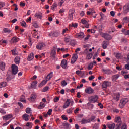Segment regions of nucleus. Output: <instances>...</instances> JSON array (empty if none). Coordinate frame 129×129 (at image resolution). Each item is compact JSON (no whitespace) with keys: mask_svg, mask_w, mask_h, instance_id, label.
Here are the masks:
<instances>
[{"mask_svg":"<svg viewBox=\"0 0 129 129\" xmlns=\"http://www.w3.org/2000/svg\"><path fill=\"white\" fill-rule=\"evenodd\" d=\"M60 66L64 69L67 68V60L63 59L61 61Z\"/></svg>","mask_w":129,"mask_h":129,"instance_id":"4468645a","label":"nucleus"},{"mask_svg":"<svg viewBox=\"0 0 129 129\" xmlns=\"http://www.w3.org/2000/svg\"><path fill=\"white\" fill-rule=\"evenodd\" d=\"M26 126H27V127H29V128H32V127H33V123H32L31 122H27L26 123Z\"/></svg>","mask_w":129,"mask_h":129,"instance_id":"4c0bfd02","label":"nucleus"},{"mask_svg":"<svg viewBox=\"0 0 129 129\" xmlns=\"http://www.w3.org/2000/svg\"><path fill=\"white\" fill-rule=\"evenodd\" d=\"M63 126L64 129H70V124L66 122L63 123Z\"/></svg>","mask_w":129,"mask_h":129,"instance_id":"393cba45","label":"nucleus"},{"mask_svg":"<svg viewBox=\"0 0 129 129\" xmlns=\"http://www.w3.org/2000/svg\"><path fill=\"white\" fill-rule=\"evenodd\" d=\"M121 129H127V126L126 124H124L122 125Z\"/></svg>","mask_w":129,"mask_h":129,"instance_id":"052dcab7","label":"nucleus"},{"mask_svg":"<svg viewBox=\"0 0 129 129\" xmlns=\"http://www.w3.org/2000/svg\"><path fill=\"white\" fill-rule=\"evenodd\" d=\"M58 7V4L57 3H53V4L51 6L52 10H54L55 8H57Z\"/></svg>","mask_w":129,"mask_h":129,"instance_id":"a18cd8bd","label":"nucleus"},{"mask_svg":"<svg viewBox=\"0 0 129 129\" xmlns=\"http://www.w3.org/2000/svg\"><path fill=\"white\" fill-rule=\"evenodd\" d=\"M27 24L26 23V22L25 21H22L21 23V25L22 26V27H24V28H27L26 26Z\"/></svg>","mask_w":129,"mask_h":129,"instance_id":"8fccbe9b","label":"nucleus"},{"mask_svg":"<svg viewBox=\"0 0 129 129\" xmlns=\"http://www.w3.org/2000/svg\"><path fill=\"white\" fill-rule=\"evenodd\" d=\"M20 101L21 102H26V99H25V97L24 95H22L20 98Z\"/></svg>","mask_w":129,"mask_h":129,"instance_id":"37998d69","label":"nucleus"},{"mask_svg":"<svg viewBox=\"0 0 129 129\" xmlns=\"http://www.w3.org/2000/svg\"><path fill=\"white\" fill-rule=\"evenodd\" d=\"M64 42H66V43H69V42H70V36H66L64 38Z\"/></svg>","mask_w":129,"mask_h":129,"instance_id":"e433bc0d","label":"nucleus"},{"mask_svg":"<svg viewBox=\"0 0 129 129\" xmlns=\"http://www.w3.org/2000/svg\"><path fill=\"white\" fill-rule=\"evenodd\" d=\"M98 105L99 106L100 108H101V109L103 108V105L101 104V103H99Z\"/></svg>","mask_w":129,"mask_h":129,"instance_id":"338daca9","label":"nucleus"},{"mask_svg":"<svg viewBox=\"0 0 129 129\" xmlns=\"http://www.w3.org/2000/svg\"><path fill=\"white\" fill-rule=\"evenodd\" d=\"M68 31V29L67 28L63 29L62 30V33H61L62 35H64L65 33Z\"/></svg>","mask_w":129,"mask_h":129,"instance_id":"bf43d9fd","label":"nucleus"},{"mask_svg":"<svg viewBox=\"0 0 129 129\" xmlns=\"http://www.w3.org/2000/svg\"><path fill=\"white\" fill-rule=\"evenodd\" d=\"M61 117L63 120H68V118H67L65 115H62Z\"/></svg>","mask_w":129,"mask_h":129,"instance_id":"680f3d73","label":"nucleus"},{"mask_svg":"<svg viewBox=\"0 0 129 129\" xmlns=\"http://www.w3.org/2000/svg\"><path fill=\"white\" fill-rule=\"evenodd\" d=\"M26 113H28V114L32 113V110L30 108H27L26 109Z\"/></svg>","mask_w":129,"mask_h":129,"instance_id":"79ce46f5","label":"nucleus"},{"mask_svg":"<svg viewBox=\"0 0 129 129\" xmlns=\"http://www.w3.org/2000/svg\"><path fill=\"white\" fill-rule=\"evenodd\" d=\"M102 37L108 41H109V40H111L112 39L111 36L107 33H102Z\"/></svg>","mask_w":129,"mask_h":129,"instance_id":"6e6552de","label":"nucleus"},{"mask_svg":"<svg viewBox=\"0 0 129 129\" xmlns=\"http://www.w3.org/2000/svg\"><path fill=\"white\" fill-rule=\"evenodd\" d=\"M102 72H104L105 74H111V71L110 69H102Z\"/></svg>","mask_w":129,"mask_h":129,"instance_id":"aec40b11","label":"nucleus"},{"mask_svg":"<svg viewBox=\"0 0 129 129\" xmlns=\"http://www.w3.org/2000/svg\"><path fill=\"white\" fill-rule=\"evenodd\" d=\"M78 24L77 23H72V27L73 28H77Z\"/></svg>","mask_w":129,"mask_h":129,"instance_id":"69168bd1","label":"nucleus"},{"mask_svg":"<svg viewBox=\"0 0 129 129\" xmlns=\"http://www.w3.org/2000/svg\"><path fill=\"white\" fill-rule=\"evenodd\" d=\"M49 89V87L46 86L42 89V92H46Z\"/></svg>","mask_w":129,"mask_h":129,"instance_id":"09e8293b","label":"nucleus"},{"mask_svg":"<svg viewBox=\"0 0 129 129\" xmlns=\"http://www.w3.org/2000/svg\"><path fill=\"white\" fill-rule=\"evenodd\" d=\"M35 17L36 18H38V19H40L41 20L42 19V13H36L35 14Z\"/></svg>","mask_w":129,"mask_h":129,"instance_id":"c85d7f7f","label":"nucleus"},{"mask_svg":"<svg viewBox=\"0 0 129 129\" xmlns=\"http://www.w3.org/2000/svg\"><path fill=\"white\" fill-rule=\"evenodd\" d=\"M92 58V54L89 53L88 54H87V59H88V60H90V59H91Z\"/></svg>","mask_w":129,"mask_h":129,"instance_id":"49530a36","label":"nucleus"},{"mask_svg":"<svg viewBox=\"0 0 129 129\" xmlns=\"http://www.w3.org/2000/svg\"><path fill=\"white\" fill-rule=\"evenodd\" d=\"M110 86V82L107 81H104L102 85V89L103 90H106V88H107V87H108V86Z\"/></svg>","mask_w":129,"mask_h":129,"instance_id":"423d86ee","label":"nucleus"},{"mask_svg":"<svg viewBox=\"0 0 129 129\" xmlns=\"http://www.w3.org/2000/svg\"><path fill=\"white\" fill-rule=\"evenodd\" d=\"M5 7V3L4 2H0V9Z\"/></svg>","mask_w":129,"mask_h":129,"instance_id":"e2e57ef3","label":"nucleus"},{"mask_svg":"<svg viewBox=\"0 0 129 129\" xmlns=\"http://www.w3.org/2000/svg\"><path fill=\"white\" fill-rule=\"evenodd\" d=\"M72 110H73V108H72L69 109L67 111L68 113H69V114H71V113H72Z\"/></svg>","mask_w":129,"mask_h":129,"instance_id":"4d7b16f0","label":"nucleus"},{"mask_svg":"<svg viewBox=\"0 0 129 129\" xmlns=\"http://www.w3.org/2000/svg\"><path fill=\"white\" fill-rule=\"evenodd\" d=\"M122 32L124 34V35H129V30L123 29L122 30Z\"/></svg>","mask_w":129,"mask_h":129,"instance_id":"72a5a7b5","label":"nucleus"},{"mask_svg":"<svg viewBox=\"0 0 129 129\" xmlns=\"http://www.w3.org/2000/svg\"><path fill=\"white\" fill-rule=\"evenodd\" d=\"M98 99V96H97V95H94L89 98V101H90V102H92V103H95V102H97Z\"/></svg>","mask_w":129,"mask_h":129,"instance_id":"7ed1b4c3","label":"nucleus"},{"mask_svg":"<svg viewBox=\"0 0 129 129\" xmlns=\"http://www.w3.org/2000/svg\"><path fill=\"white\" fill-rule=\"evenodd\" d=\"M86 93L88 94H92V93L94 92V90L91 87L86 88L85 90Z\"/></svg>","mask_w":129,"mask_h":129,"instance_id":"9b49d317","label":"nucleus"},{"mask_svg":"<svg viewBox=\"0 0 129 129\" xmlns=\"http://www.w3.org/2000/svg\"><path fill=\"white\" fill-rule=\"evenodd\" d=\"M45 107V105L44 104H40V105L38 106V108L39 109H42Z\"/></svg>","mask_w":129,"mask_h":129,"instance_id":"5fc2aeb1","label":"nucleus"},{"mask_svg":"<svg viewBox=\"0 0 129 129\" xmlns=\"http://www.w3.org/2000/svg\"><path fill=\"white\" fill-rule=\"evenodd\" d=\"M33 26L34 27V28H39V25H38V23H33Z\"/></svg>","mask_w":129,"mask_h":129,"instance_id":"0e129e2a","label":"nucleus"},{"mask_svg":"<svg viewBox=\"0 0 129 129\" xmlns=\"http://www.w3.org/2000/svg\"><path fill=\"white\" fill-rule=\"evenodd\" d=\"M74 13H75V10L73 9H71L69 11V20H70L71 21H72L73 20V15L74 14Z\"/></svg>","mask_w":129,"mask_h":129,"instance_id":"20e7f679","label":"nucleus"},{"mask_svg":"<svg viewBox=\"0 0 129 129\" xmlns=\"http://www.w3.org/2000/svg\"><path fill=\"white\" fill-rule=\"evenodd\" d=\"M46 83H47V82L45 80L42 81L41 83L38 85V87H42V86H43V85H45Z\"/></svg>","mask_w":129,"mask_h":129,"instance_id":"c9c22d12","label":"nucleus"},{"mask_svg":"<svg viewBox=\"0 0 129 129\" xmlns=\"http://www.w3.org/2000/svg\"><path fill=\"white\" fill-rule=\"evenodd\" d=\"M92 68H93V63L91 62L88 66V70H91Z\"/></svg>","mask_w":129,"mask_h":129,"instance_id":"ea45409f","label":"nucleus"},{"mask_svg":"<svg viewBox=\"0 0 129 129\" xmlns=\"http://www.w3.org/2000/svg\"><path fill=\"white\" fill-rule=\"evenodd\" d=\"M128 102V99L127 98H124L122 99L120 101V103L119 105V106L120 108H123V107L126 103Z\"/></svg>","mask_w":129,"mask_h":129,"instance_id":"f03ea898","label":"nucleus"},{"mask_svg":"<svg viewBox=\"0 0 129 129\" xmlns=\"http://www.w3.org/2000/svg\"><path fill=\"white\" fill-rule=\"evenodd\" d=\"M129 12V4H126L123 7V13L124 14H127Z\"/></svg>","mask_w":129,"mask_h":129,"instance_id":"9d476101","label":"nucleus"},{"mask_svg":"<svg viewBox=\"0 0 129 129\" xmlns=\"http://www.w3.org/2000/svg\"><path fill=\"white\" fill-rule=\"evenodd\" d=\"M115 122H117V123H122V122H121V118H120V117H115Z\"/></svg>","mask_w":129,"mask_h":129,"instance_id":"b1692460","label":"nucleus"},{"mask_svg":"<svg viewBox=\"0 0 129 129\" xmlns=\"http://www.w3.org/2000/svg\"><path fill=\"white\" fill-rule=\"evenodd\" d=\"M38 83V82L36 81H33V83L31 85V87L32 88H36V84Z\"/></svg>","mask_w":129,"mask_h":129,"instance_id":"473e14b6","label":"nucleus"},{"mask_svg":"<svg viewBox=\"0 0 129 129\" xmlns=\"http://www.w3.org/2000/svg\"><path fill=\"white\" fill-rule=\"evenodd\" d=\"M34 53H31L27 58L28 61H32L34 59Z\"/></svg>","mask_w":129,"mask_h":129,"instance_id":"4be33fe9","label":"nucleus"},{"mask_svg":"<svg viewBox=\"0 0 129 129\" xmlns=\"http://www.w3.org/2000/svg\"><path fill=\"white\" fill-rule=\"evenodd\" d=\"M124 85H125V86H129V82L127 81L124 82Z\"/></svg>","mask_w":129,"mask_h":129,"instance_id":"774afa93","label":"nucleus"},{"mask_svg":"<svg viewBox=\"0 0 129 129\" xmlns=\"http://www.w3.org/2000/svg\"><path fill=\"white\" fill-rule=\"evenodd\" d=\"M77 59H78V56L77 54H73L72 59H71V64H74L76 61H77Z\"/></svg>","mask_w":129,"mask_h":129,"instance_id":"1a4fd4ad","label":"nucleus"},{"mask_svg":"<svg viewBox=\"0 0 129 129\" xmlns=\"http://www.w3.org/2000/svg\"><path fill=\"white\" fill-rule=\"evenodd\" d=\"M81 122L82 124H86V123H90V121L89 120V118H84L82 119Z\"/></svg>","mask_w":129,"mask_h":129,"instance_id":"6ab92c4d","label":"nucleus"},{"mask_svg":"<svg viewBox=\"0 0 129 129\" xmlns=\"http://www.w3.org/2000/svg\"><path fill=\"white\" fill-rule=\"evenodd\" d=\"M36 98H37V95L36 94H32L30 98H29L28 99L29 101H35Z\"/></svg>","mask_w":129,"mask_h":129,"instance_id":"dca6fc26","label":"nucleus"},{"mask_svg":"<svg viewBox=\"0 0 129 129\" xmlns=\"http://www.w3.org/2000/svg\"><path fill=\"white\" fill-rule=\"evenodd\" d=\"M13 117V115L8 114L3 116V118L4 120H9V119H11Z\"/></svg>","mask_w":129,"mask_h":129,"instance_id":"2eb2a0df","label":"nucleus"},{"mask_svg":"<svg viewBox=\"0 0 129 129\" xmlns=\"http://www.w3.org/2000/svg\"><path fill=\"white\" fill-rule=\"evenodd\" d=\"M120 97V94L118 93V94L114 96V99L116 101H118V100H119Z\"/></svg>","mask_w":129,"mask_h":129,"instance_id":"7c9ffc66","label":"nucleus"},{"mask_svg":"<svg viewBox=\"0 0 129 129\" xmlns=\"http://www.w3.org/2000/svg\"><path fill=\"white\" fill-rule=\"evenodd\" d=\"M81 22L83 24V25H84L85 28H86L87 29H88V28H89V25L88 24V22H87L86 20H85V19H82Z\"/></svg>","mask_w":129,"mask_h":129,"instance_id":"f3484780","label":"nucleus"},{"mask_svg":"<svg viewBox=\"0 0 129 129\" xmlns=\"http://www.w3.org/2000/svg\"><path fill=\"white\" fill-rule=\"evenodd\" d=\"M108 44V42L107 41H103L102 44V48H103V49H106Z\"/></svg>","mask_w":129,"mask_h":129,"instance_id":"5701e85b","label":"nucleus"},{"mask_svg":"<svg viewBox=\"0 0 129 129\" xmlns=\"http://www.w3.org/2000/svg\"><path fill=\"white\" fill-rule=\"evenodd\" d=\"M7 84H8V83H7V82H2L0 83V85L2 87H6V86H7Z\"/></svg>","mask_w":129,"mask_h":129,"instance_id":"a19ab883","label":"nucleus"},{"mask_svg":"<svg viewBox=\"0 0 129 129\" xmlns=\"http://www.w3.org/2000/svg\"><path fill=\"white\" fill-rule=\"evenodd\" d=\"M12 68V74H14V75H16L17 73H18V66H16L15 64H12L11 66Z\"/></svg>","mask_w":129,"mask_h":129,"instance_id":"39448f33","label":"nucleus"},{"mask_svg":"<svg viewBox=\"0 0 129 129\" xmlns=\"http://www.w3.org/2000/svg\"><path fill=\"white\" fill-rule=\"evenodd\" d=\"M116 58H117V59H120V58H121V54L119 53H117L116 54Z\"/></svg>","mask_w":129,"mask_h":129,"instance_id":"864d4df0","label":"nucleus"},{"mask_svg":"<svg viewBox=\"0 0 129 129\" xmlns=\"http://www.w3.org/2000/svg\"><path fill=\"white\" fill-rule=\"evenodd\" d=\"M46 83H47V82L45 80L42 81L41 83L38 85V87H42V86H43V85H45Z\"/></svg>","mask_w":129,"mask_h":129,"instance_id":"f704fd0d","label":"nucleus"},{"mask_svg":"<svg viewBox=\"0 0 129 129\" xmlns=\"http://www.w3.org/2000/svg\"><path fill=\"white\" fill-rule=\"evenodd\" d=\"M100 16H101V18L100 19V21H101L102 19L104 17V14L102 13V12L100 13Z\"/></svg>","mask_w":129,"mask_h":129,"instance_id":"13d9d810","label":"nucleus"},{"mask_svg":"<svg viewBox=\"0 0 129 129\" xmlns=\"http://www.w3.org/2000/svg\"><path fill=\"white\" fill-rule=\"evenodd\" d=\"M60 32L58 31H52L51 32L48 36L49 37H51V38H56L57 37L60 36Z\"/></svg>","mask_w":129,"mask_h":129,"instance_id":"f257e3e1","label":"nucleus"},{"mask_svg":"<svg viewBox=\"0 0 129 129\" xmlns=\"http://www.w3.org/2000/svg\"><path fill=\"white\" fill-rule=\"evenodd\" d=\"M76 38H77L78 39H83V38H84V33L80 32L79 33H77L76 34Z\"/></svg>","mask_w":129,"mask_h":129,"instance_id":"ddd939ff","label":"nucleus"},{"mask_svg":"<svg viewBox=\"0 0 129 129\" xmlns=\"http://www.w3.org/2000/svg\"><path fill=\"white\" fill-rule=\"evenodd\" d=\"M96 118V117L95 116H91L90 118H89V120L90 121V122H94V121H96V120L95 119Z\"/></svg>","mask_w":129,"mask_h":129,"instance_id":"cd10ccee","label":"nucleus"},{"mask_svg":"<svg viewBox=\"0 0 129 129\" xmlns=\"http://www.w3.org/2000/svg\"><path fill=\"white\" fill-rule=\"evenodd\" d=\"M22 118L24 119L25 121H29V120H30V115L24 114L22 116Z\"/></svg>","mask_w":129,"mask_h":129,"instance_id":"a211bd4d","label":"nucleus"},{"mask_svg":"<svg viewBox=\"0 0 129 129\" xmlns=\"http://www.w3.org/2000/svg\"><path fill=\"white\" fill-rule=\"evenodd\" d=\"M108 128L109 129H114V127H115V124L112 123V124H109L107 125Z\"/></svg>","mask_w":129,"mask_h":129,"instance_id":"c756f323","label":"nucleus"},{"mask_svg":"<svg viewBox=\"0 0 129 129\" xmlns=\"http://www.w3.org/2000/svg\"><path fill=\"white\" fill-rule=\"evenodd\" d=\"M46 45L43 42L39 43H38L36 46V48L37 49V50H42L43 48L45 47Z\"/></svg>","mask_w":129,"mask_h":129,"instance_id":"0eeeda50","label":"nucleus"},{"mask_svg":"<svg viewBox=\"0 0 129 129\" xmlns=\"http://www.w3.org/2000/svg\"><path fill=\"white\" fill-rule=\"evenodd\" d=\"M20 40V38L15 36L13 37L11 39V41L13 42V43H17V42H19Z\"/></svg>","mask_w":129,"mask_h":129,"instance_id":"a878e982","label":"nucleus"},{"mask_svg":"<svg viewBox=\"0 0 129 129\" xmlns=\"http://www.w3.org/2000/svg\"><path fill=\"white\" fill-rule=\"evenodd\" d=\"M119 76L118 75H115L114 76H113L112 78L113 80H116L118 78Z\"/></svg>","mask_w":129,"mask_h":129,"instance_id":"6e6d98bb","label":"nucleus"},{"mask_svg":"<svg viewBox=\"0 0 129 129\" xmlns=\"http://www.w3.org/2000/svg\"><path fill=\"white\" fill-rule=\"evenodd\" d=\"M20 60H21V58H20V56H16L14 59V62L15 64H20Z\"/></svg>","mask_w":129,"mask_h":129,"instance_id":"412c9836","label":"nucleus"},{"mask_svg":"<svg viewBox=\"0 0 129 129\" xmlns=\"http://www.w3.org/2000/svg\"><path fill=\"white\" fill-rule=\"evenodd\" d=\"M11 52H12L13 56H17V55H18V52H17V50H16V49H13L11 51Z\"/></svg>","mask_w":129,"mask_h":129,"instance_id":"58836bf2","label":"nucleus"},{"mask_svg":"<svg viewBox=\"0 0 129 129\" xmlns=\"http://www.w3.org/2000/svg\"><path fill=\"white\" fill-rule=\"evenodd\" d=\"M121 123H118L116 125V129H120V126H121Z\"/></svg>","mask_w":129,"mask_h":129,"instance_id":"3c124183","label":"nucleus"},{"mask_svg":"<svg viewBox=\"0 0 129 129\" xmlns=\"http://www.w3.org/2000/svg\"><path fill=\"white\" fill-rule=\"evenodd\" d=\"M3 31L4 33H11V30L9 28H4Z\"/></svg>","mask_w":129,"mask_h":129,"instance_id":"de8ad7c7","label":"nucleus"},{"mask_svg":"<svg viewBox=\"0 0 129 129\" xmlns=\"http://www.w3.org/2000/svg\"><path fill=\"white\" fill-rule=\"evenodd\" d=\"M53 77V72H50L46 77V79L50 80Z\"/></svg>","mask_w":129,"mask_h":129,"instance_id":"2f4dec72","label":"nucleus"},{"mask_svg":"<svg viewBox=\"0 0 129 129\" xmlns=\"http://www.w3.org/2000/svg\"><path fill=\"white\" fill-rule=\"evenodd\" d=\"M51 56L54 58H56V51H51Z\"/></svg>","mask_w":129,"mask_h":129,"instance_id":"c03bdc74","label":"nucleus"},{"mask_svg":"<svg viewBox=\"0 0 129 129\" xmlns=\"http://www.w3.org/2000/svg\"><path fill=\"white\" fill-rule=\"evenodd\" d=\"M61 86H66L67 85V82L65 80H63L61 83Z\"/></svg>","mask_w":129,"mask_h":129,"instance_id":"603ef678","label":"nucleus"},{"mask_svg":"<svg viewBox=\"0 0 129 129\" xmlns=\"http://www.w3.org/2000/svg\"><path fill=\"white\" fill-rule=\"evenodd\" d=\"M5 67H6V63L5 62H2L0 63V69L2 71H4L5 70Z\"/></svg>","mask_w":129,"mask_h":129,"instance_id":"bb28decb","label":"nucleus"},{"mask_svg":"<svg viewBox=\"0 0 129 129\" xmlns=\"http://www.w3.org/2000/svg\"><path fill=\"white\" fill-rule=\"evenodd\" d=\"M71 102V100L70 99H67V101L64 103V104L63 106V108L65 109V108H68L70 105Z\"/></svg>","mask_w":129,"mask_h":129,"instance_id":"f8f14e48","label":"nucleus"}]
</instances>
